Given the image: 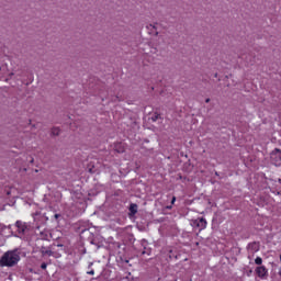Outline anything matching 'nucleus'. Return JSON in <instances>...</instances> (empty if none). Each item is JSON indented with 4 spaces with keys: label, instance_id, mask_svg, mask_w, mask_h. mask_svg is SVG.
Instances as JSON below:
<instances>
[{
    "label": "nucleus",
    "instance_id": "obj_13",
    "mask_svg": "<svg viewBox=\"0 0 281 281\" xmlns=\"http://www.w3.org/2000/svg\"><path fill=\"white\" fill-rule=\"evenodd\" d=\"M46 254H47L48 256H52V251H46Z\"/></svg>",
    "mask_w": 281,
    "mask_h": 281
},
{
    "label": "nucleus",
    "instance_id": "obj_5",
    "mask_svg": "<svg viewBox=\"0 0 281 281\" xmlns=\"http://www.w3.org/2000/svg\"><path fill=\"white\" fill-rule=\"evenodd\" d=\"M256 271L259 278H265L267 276V268H265V266L258 267Z\"/></svg>",
    "mask_w": 281,
    "mask_h": 281
},
{
    "label": "nucleus",
    "instance_id": "obj_6",
    "mask_svg": "<svg viewBox=\"0 0 281 281\" xmlns=\"http://www.w3.org/2000/svg\"><path fill=\"white\" fill-rule=\"evenodd\" d=\"M130 212L132 215H135V213L137 212V204H131Z\"/></svg>",
    "mask_w": 281,
    "mask_h": 281
},
{
    "label": "nucleus",
    "instance_id": "obj_7",
    "mask_svg": "<svg viewBox=\"0 0 281 281\" xmlns=\"http://www.w3.org/2000/svg\"><path fill=\"white\" fill-rule=\"evenodd\" d=\"M157 120H159V114H154L151 116V122H157Z\"/></svg>",
    "mask_w": 281,
    "mask_h": 281
},
{
    "label": "nucleus",
    "instance_id": "obj_15",
    "mask_svg": "<svg viewBox=\"0 0 281 281\" xmlns=\"http://www.w3.org/2000/svg\"><path fill=\"white\" fill-rule=\"evenodd\" d=\"M278 194H281V191H279Z\"/></svg>",
    "mask_w": 281,
    "mask_h": 281
},
{
    "label": "nucleus",
    "instance_id": "obj_10",
    "mask_svg": "<svg viewBox=\"0 0 281 281\" xmlns=\"http://www.w3.org/2000/svg\"><path fill=\"white\" fill-rule=\"evenodd\" d=\"M41 269H47V263H42Z\"/></svg>",
    "mask_w": 281,
    "mask_h": 281
},
{
    "label": "nucleus",
    "instance_id": "obj_3",
    "mask_svg": "<svg viewBox=\"0 0 281 281\" xmlns=\"http://www.w3.org/2000/svg\"><path fill=\"white\" fill-rule=\"evenodd\" d=\"M193 225L195 227H199V229H205L207 227V221H205V218L201 217V218L193 221Z\"/></svg>",
    "mask_w": 281,
    "mask_h": 281
},
{
    "label": "nucleus",
    "instance_id": "obj_11",
    "mask_svg": "<svg viewBox=\"0 0 281 281\" xmlns=\"http://www.w3.org/2000/svg\"><path fill=\"white\" fill-rule=\"evenodd\" d=\"M88 273H89V276H94V274H95V271L91 270V271H89Z\"/></svg>",
    "mask_w": 281,
    "mask_h": 281
},
{
    "label": "nucleus",
    "instance_id": "obj_4",
    "mask_svg": "<svg viewBox=\"0 0 281 281\" xmlns=\"http://www.w3.org/2000/svg\"><path fill=\"white\" fill-rule=\"evenodd\" d=\"M15 225L18 227L19 234H25V232H27V224L18 221Z\"/></svg>",
    "mask_w": 281,
    "mask_h": 281
},
{
    "label": "nucleus",
    "instance_id": "obj_9",
    "mask_svg": "<svg viewBox=\"0 0 281 281\" xmlns=\"http://www.w3.org/2000/svg\"><path fill=\"white\" fill-rule=\"evenodd\" d=\"M59 133H60V130H58V128L53 131V135H59Z\"/></svg>",
    "mask_w": 281,
    "mask_h": 281
},
{
    "label": "nucleus",
    "instance_id": "obj_12",
    "mask_svg": "<svg viewBox=\"0 0 281 281\" xmlns=\"http://www.w3.org/2000/svg\"><path fill=\"white\" fill-rule=\"evenodd\" d=\"M175 201H177V198L173 196L171 200L172 205H173Z\"/></svg>",
    "mask_w": 281,
    "mask_h": 281
},
{
    "label": "nucleus",
    "instance_id": "obj_14",
    "mask_svg": "<svg viewBox=\"0 0 281 281\" xmlns=\"http://www.w3.org/2000/svg\"><path fill=\"white\" fill-rule=\"evenodd\" d=\"M206 102H210V99H206Z\"/></svg>",
    "mask_w": 281,
    "mask_h": 281
},
{
    "label": "nucleus",
    "instance_id": "obj_1",
    "mask_svg": "<svg viewBox=\"0 0 281 281\" xmlns=\"http://www.w3.org/2000/svg\"><path fill=\"white\" fill-rule=\"evenodd\" d=\"M21 260L19 252L16 251H7L0 259L1 267H14Z\"/></svg>",
    "mask_w": 281,
    "mask_h": 281
},
{
    "label": "nucleus",
    "instance_id": "obj_8",
    "mask_svg": "<svg viewBox=\"0 0 281 281\" xmlns=\"http://www.w3.org/2000/svg\"><path fill=\"white\" fill-rule=\"evenodd\" d=\"M255 262H256L257 265H262V258L257 257V258L255 259Z\"/></svg>",
    "mask_w": 281,
    "mask_h": 281
},
{
    "label": "nucleus",
    "instance_id": "obj_16",
    "mask_svg": "<svg viewBox=\"0 0 281 281\" xmlns=\"http://www.w3.org/2000/svg\"><path fill=\"white\" fill-rule=\"evenodd\" d=\"M0 71H1V68H0Z\"/></svg>",
    "mask_w": 281,
    "mask_h": 281
},
{
    "label": "nucleus",
    "instance_id": "obj_2",
    "mask_svg": "<svg viewBox=\"0 0 281 281\" xmlns=\"http://www.w3.org/2000/svg\"><path fill=\"white\" fill-rule=\"evenodd\" d=\"M271 160L273 161V164H276V166H280V161H281V150L280 149H274L271 155H270Z\"/></svg>",
    "mask_w": 281,
    "mask_h": 281
}]
</instances>
